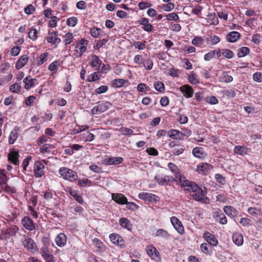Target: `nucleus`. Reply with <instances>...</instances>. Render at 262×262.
<instances>
[{
  "instance_id": "1",
  "label": "nucleus",
  "mask_w": 262,
  "mask_h": 262,
  "mask_svg": "<svg viewBox=\"0 0 262 262\" xmlns=\"http://www.w3.org/2000/svg\"><path fill=\"white\" fill-rule=\"evenodd\" d=\"M59 173L64 179L71 182H74L78 178L77 173L74 170L67 167H61L59 170Z\"/></svg>"
},
{
  "instance_id": "2",
  "label": "nucleus",
  "mask_w": 262,
  "mask_h": 262,
  "mask_svg": "<svg viewBox=\"0 0 262 262\" xmlns=\"http://www.w3.org/2000/svg\"><path fill=\"white\" fill-rule=\"evenodd\" d=\"M179 181L181 187L187 191L194 192L198 190L199 186L194 182L185 180V178L179 176Z\"/></svg>"
},
{
  "instance_id": "3",
  "label": "nucleus",
  "mask_w": 262,
  "mask_h": 262,
  "mask_svg": "<svg viewBox=\"0 0 262 262\" xmlns=\"http://www.w3.org/2000/svg\"><path fill=\"white\" fill-rule=\"evenodd\" d=\"M22 244L25 248L32 253L36 251L37 247L35 243L29 236L24 235V239L22 241Z\"/></svg>"
},
{
  "instance_id": "4",
  "label": "nucleus",
  "mask_w": 262,
  "mask_h": 262,
  "mask_svg": "<svg viewBox=\"0 0 262 262\" xmlns=\"http://www.w3.org/2000/svg\"><path fill=\"white\" fill-rule=\"evenodd\" d=\"M145 250L151 259L157 262L160 261L161 257L160 253L155 247L151 245L147 246Z\"/></svg>"
},
{
  "instance_id": "5",
  "label": "nucleus",
  "mask_w": 262,
  "mask_h": 262,
  "mask_svg": "<svg viewBox=\"0 0 262 262\" xmlns=\"http://www.w3.org/2000/svg\"><path fill=\"white\" fill-rule=\"evenodd\" d=\"M111 241L114 244L119 246L121 248L125 247V244L124 239L117 234L112 233L110 235Z\"/></svg>"
},
{
  "instance_id": "6",
  "label": "nucleus",
  "mask_w": 262,
  "mask_h": 262,
  "mask_svg": "<svg viewBox=\"0 0 262 262\" xmlns=\"http://www.w3.org/2000/svg\"><path fill=\"white\" fill-rule=\"evenodd\" d=\"M44 165L39 161L35 162L34 166V174L36 178H41L44 174Z\"/></svg>"
},
{
  "instance_id": "7",
  "label": "nucleus",
  "mask_w": 262,
  "mask_h": 262,
  "mask_svg": "<svg viewBox=\"0 0 262 262\" xmlns=\"http://www.w3.org/2000/svg\"><path fill=\"white\" fill-rule=\"evenodd\" d=\"M19 157L18 150L15 149H11L8 155L9 161L15 165H17L19 164Z\"/></svg>"
},
{
  "instance_id": "8",
  "label": "nucleus",
  "mask_w": 262,
  "mask_h": 262,
  "mask_svg": "<svg viewBox=\"0 0 262 262\" xmlns=\"http://www.w3.org/2000/svg\"><path fill=\"white\" fill-rule=\"evenodd\" d=\"M170 222L174 229L181 234L184 233V228L181 222L176 216H172L170 219Z\"/></svg>"
},
{
  "instance_id": "9",
  "label": "nucleus",
  "mask_w": 262,
  "mask_h": 262,
  "mask_svg": "<svg viewBox=\"0 0 262 262\" xmlns=\"http://www.w3.org/2000/svg\"><path fill=\"white\" fill-rule=\"evenodd\" d=\"M21 224L29 231H32L35 228V224L29 216H25L21 221Z\"/></svg>"
},
{
  "instance_id": "10",
  "label": "nucleus",
  "mask_w": 262,
  "mask_h": 262,
  "mask_svg": "<svg viewBox=\"0 0 262 262\" xmlns=\"http://www.w3.org/2000/svg\"><path fill=\"white\" fill-rule=\"evenodd\" d=\"M194 193L192 195V198L198 201H204L207 198L206 196V191L203 190L201 188L198 187V190L194 191Z\"/></svg>"
},
{
  "instance_id": "11",
  "label": "nucleus",
  "mask_w": 262,
  "mask_h": 262,
  "mask_svg": "<svg viewBox=\"0 0 262 262\" xmlns=\"http://www.w3.org/2000/svg\"><path fill=\"white\" fill-rule=\"evenodd\" d=\"M123 162V158L121 157H108L103 161V163L105 165H117L120 164Z\"/></svg>"
},
{
  "instance_id": "12",
  "label": "nucleus",
  "mask_w": 262,
  "mask_h": 262,
  "mask_svg": "<svg viewBox=\"0 0 262 262\" xmlns=\"http://www.w3.org/2000/svg\"><path fill=\"white\" fill-rule=\"evenodd\" d=\"M180 91L183 94V95L186 98L191 97L194 93L193 90L188 84H185L181 86L180 88Z\"/></svg>"
},
{
  "instance_id": "13",
  "label": "nucleus",
  "mask_w": 262,
  "mask_h": 262,
  "mask_svg": "<svg viewBox=\"0 0 262 262\" xmlns=\"http://www.w3.org/2000/svg\"><path fill=\"white\" fill-rule=\"evenodd\" d=\"M203 237L211 245L215 246L218 244L216 238L209 232H204Z\"/></svg>"
},
{
  "instance_id": "14",
  "label": "nucleus",
  "mask_w": 262,
  "mask_h": 262,
  "mask_svg": "<svg viewBox=\"0 0 262 262\" xmlns=\"http://www.w3.org/2000/svg\"><path fill=\"white\" fill-rule=\"evenodd\" d=\"M212 168V167L210 164L207 163H202L197 166L196 170L201 174H206Z\"/></svg>"
},
{
  "instance_id": "15",
  "label": "nucleus",
  "mask_w": 262,
  "mask_h": 262,
  "mask_svg": "<svg viewBox=\"0 0 262 262\" xmlns=\"http://www.w3.org/2000/svg\"><path fill=\"white\" fill-rule=\"evenodd\" d=\"M46 39L48 42L53 44L58 43L61 41L60 39L58 37V33L56 31L49 32Z\"/></svg>"
},
{
  "instance_id": "16",
  "label": "nucleus",
  "mask_w": 262,
  "mask_h": 262,
  "mask_svg": "<svg viewBox=\"0 0 262 262\" xmlns=\"http://www.w3.org/2000/svg\"><path fill=\"white\" fill-rule=\"evenodd\" d=\"M92 244L96 248L97 251L102 252L106 250V246L98 238H94L92 240Z\"/></svg>"
},
{
  "instance_id": "17",
  "label": "nucleus",
  "mask_w": 262,
  "mask_h": 262,
  "mask_svg": "<svg viewBox=\"0 0 262 262\" xmlns=\"http://www.w3.org/2000/svg\"><path fill=\"white\" fill-rule=\"evenodd\" d=\"M37 79L31 78L30 77H26L24 79L23 82L25 83V89L29 90L34 86L37 82Z\"/></svg>"
},
{
  "instance_id": "18",
  "label": "nucleus",
  "mask_w": 262,
  "mask_h": 262,
  "mask_svg": "<svg viewBox=\"0 0 262 262\" xmlns=\"http://www.w3.org/2000/svg\"><path fill=\"white\" fill-rule=\"evenodd\" d=\"M168 135L171 138L176 140H181L184 136V134L176 129H171L169 130L168 133Z\"/></svg>"
},
{
  "instance_id": "19",
  "label": "nucleus",
  "mask_w": 262,
  "mask_h": 262,
  "mask_svg": "<svg viewBox=\"0 0 262 262\" xmlns=\"http://www.w3.org/2000/svg\"><path fill=\"white\" fill-rule=\"evenodd\" d=\"M140 199L149 202L156 201L157 197L155 194L148 192H141L138 195Z\"/></svg>"
},
{
  "instance_id": "20",
  "label": "nucleus",
  "mask_w": 262,
  "mask_h": 262,
  "mask_svg": "<svg viewBox=\"0 0 262 262\" xmlns=\"http://www.w3.org/2000/svg\"><path fill=\"white\" fill-rule=\"evenodd\" d=\"M112 198L116 203L120 204H125L127 202L126 198L122 194H113Z\"/></svg>"
},
{
  "instance_id": "21",
  "label": "nucleus",
  "mask_w": 262,
  "mask_h": 262,
  "mask_svg": "<svg viewBox=\"0 0 262 262\" xmlns=\"http://www.w3.org/2000/svg\"><path fill=\"white\" fill-rule=\"evenodd\" d=\"M192 154L194 156L198 158H204L206 156V154L204 149L200 147H196L193 149Z\"/></svg>"
},
{
  "instance_id": "22",
  "label": "nucleus",
  "mask_w": 262,
  "mask_h": 262,
  "mask_svg": "<svg viewBox=\"0 0 262 262\" xmlns=\"http://www.w3.org/2000/svg\"><path fill=\"white\" fill-rule=\"evenodd\" d=\"M56 244L59 247L64 246L67 242V236L62 233H59L55 238Z\"/></svg>"
},
{
  "instance_id": "23",
  "label": "nucleus",
  "mask_w": 262,
  "mask_h": 262,
  "mask_svg": "<svg viewBox=\"0 0 262 262\" xmlns=\"http://www.w3.org/2000/svg\"><path fill=\"white\" fill-rule=\"evenodd\" d=\"M224 211L227 215L231 217H234L237 215V211L232 206H225L224 208Z\"/></svg>"
},
{
  "instance_id": "24",
  "label": "nucleus",
  "mask_w": 262,
  "mask_h": 262,
  "mask_svg": "<svg viewBox=\"0 0 262 262\" xmlns=\"http://www.w3.org/2000/svg\"><path fill=\"white\" fill-rule=\"evenodd\" d=\"M28 57L26 55H22L16 63L15 67L16 69H20L23 68L28 62Z\"/></svg>"
},
{
  "instance_id": "25",
  "label": "nucleus",
  "mask_w": 262,
  "mask_h": 262,
  "mask_svg": "<svg viewBox=\"0 0 262 262\" xmlns=\"http://www.w3.org/2000/svg\"><path fill=\"white\" fill-rule=\"evenodd\" d=\"M232 239L233 242L237 246H241L244 242L243 236L241 233H235L232 235Z\"/></svg>"
},
{
  "instance_id": "26",
  "label": "nucleus",
  "mask_w": 262,
  "mask_h": 262,
  "mask_svg": "<svg viewBox=\"0 0 262 262\" xmlns=\"http://www.w3.org/2000/svg\"><path fill=\"white\" fill-rule=\"evenodd\" d=\"M88 45V41L85 39H81L80 43L76 47L77 51L79 50V56L80 57L82 54L85 51L86 49V46Z\"/></svg>"
},
{
  "instance_id": "27",
  "label": "nucleus",
  "mask_w": 262,
  "mask_h": 262,
  "mask_svg": "<svg viewBox=\"0 0 262 262\" xmlns=\"http://www.w3.org/2000/svg\"><path fill=\"white\" fill-rule=\"evenodd\" d=\"M248 148L242 146H235L234 148L235 154L241 156H244L248 154Z\"/></svg>"
},
{
  "instance_id": "28",
  "label": "nucleus",
  "mask_w": 262,
  "mask_h": 262,
  "mask_svg": "<svg viewBox=\"0 0 262 262\" xmlns=\"http://www.w3.org/2000/svg\"><path fill=\"white\" fill-rule=\"evenodd\" d=\"M240 38V34L236 31H233L227 35V39L231 42H234Z\"/></svg>"
},
{
  "instance_id": "29",
  "label": "nucleus",
  "mask_w": 262,
  "mask_h": 262,
  "mask_svg": "<svg viewBox=\"0 0 262 262\" xmlns=\"http://www.w3.org/2000/svg\"><path fill=\"white\" fill-rule=\"evenodd\" d=\"M120 225L128 230H131L132 229V224L126 218L122 217L119 220Z\"/></svg>"
},
{
  "instance_id": "30",
  "label": "nucleus",
  "mask_w": 262,
  "mask_h": 262,
  "mask_svg": "<svg viewBox=\"0 0 262 262\" xmlns=\"http://www.w3.org/2000/svg\"><path fill=\"white\" fill-rule=\"evenodd\" d=\"M215 215L216 220L221 224L225 225L227 223V217L223 213L216 211L215 212Z\"/></svg>"
},
{
  "instance_id": "31",
  "label": "nucleus",
  "mask_w": 262,
  "mask_h": 262,
  "mask_svg": "<svg viewBox=\"0 0 262 262\" xmlns=\"http://www.w3.org/2000/svg\"><path fill=\"white\" fill-rule=\"evenodd\" d=\"M219 81L222 82L228 83L233 81V77L229 75L227 72H223L219 77Z\"/></svg>"
},
{
  "instance_id": "32",
  "label": "nucleus",
  "mask_w": 262,
  "mask_h": 262,
  "mask_svg": "<svg viewBox=\"0 0 262 262\" xmlns=\"http://www.w3.org/2000/svg\"><path fill=\"white\" fill-rule=\"evenodd\" d=\"M155 180H156L157 182L162 185H164L168 184L170 178L169 176H165L164 177L156 176L155 177Z\"/></svg>"
},
{
  "instance_id": "33",
  "label": "nucleus",
  "mask_w": 262,
  "mask_h": 262,
  "mask_svg": "<svg viewBox=\"0 0 262 262\" xmlns=\"http://www.w3.org/2000/svg\"><path fill=\"white\" fill-rule=\"evenodd\" d=\"M101 62V60L97 55H93L91 56V61L90 64L92 67L97 68H99Z\"/></svg>"
},
{
  "instance_id": "34",
  "label": "nucleus",
  "mask_w": 262,
  "mask_h": 262,
  "mask_svg": "<svg viewBox=\"0 0 262 262\" xmlns=\"http://www.w3.org/2000/svg\"><path fill=\"white\" fill-rule=\"evenodd\" d=\"M169 169L175 174V177L177 179H179V176L182 177L179 172V169L178 167L172 163H169L168 164Z\"/></svg>"
},
{
  "instance_id": "35",
  "label": "nucleus",
  "mask_w": 262,
  "mask_h": 262,
  "mask_svg": "<svg viewBox=\"0 0 262 262\" xmlns=\"http://www.w3.org/2000/svg\"><path fill=\"white\" fill-rule=\"evenodd\" d=\"M248 212L251 215L255 217L262 215V211L260 209L254 207H249L248 209Z\"/></svg>"
},
{
  "instance_id": "36",
  "label": "nucleus",
  "mask_w": 262,
  "mask_h": 262,
  "mask_svg": "<svg viewBox=\"0 0 262 262\" xmlns=\"http://www.w3.org/2000/svg\"><path fill=\"white\" fill-rule=\"evenodd\" d=\"M220 41V38L219 36L213 35L207 38L206 39V42L209 45H214Z\"/></svg>"
},
{
  "instance_id": "37",
  "label": "nucleus",
  "mask_w": 262,
  "mask_h": 262,
  "mask_svg": "<svg viewBox=\"0 0 262 262\" xmlns=\"http://www.w3.org/2000/svg\"><path fill=\"white\" fill-rule=\"evenodd\" d=\"M250 50L248 47H243L239 48L237 51V56L238 57H243L249 53Z\"/></svg>"
},
{
  "instance_id": "38",
  "label": "nucleus",
  "mask_w": 262,
  "mask_h": 262,
  "mask_svg": "<svg viewBox=\"0 0 262 262\" xmlns=\"http://www.w3.org/2000/svg\"><path fill=\"white\" fill-rule=\"evenodd\" d=\"M53 148L54 147L52 145L50 144H46L40 147L39 151L41 153L49 154L51 151V149Z\"/></svg>"
},
{
  "instance_id": "39",
  "label": "nucleus",
  "mask_w": 262,
  "mask_h": 262,
  "mask_svg": "<svg viewBox=\"0 0 262 262\" xmlns=\"http://www.w3.org/2000/svg\"><path fill=\"white\" fill-rule=\"evenodd\" d=\"M18 138V133L16 130H13L9 137V143L10 144H13Z\"/></svg>"
},
{
  "instance_id": "40",
  "label": "nucleus",
  "mask_w": 262,
  "mask_h": 262,
  "mask_svg": "<svg viewBox=\"0 0 262 262\" xmlns=\"http://www.w3.org/2000/svg\"><path fill=\"white\" fill-rule=\"evenodd\" d=\"M126 82H128L126 80L122 79H115L113 81V84L116 88H120L123 86Z\"/></svg>"
},
{
  "instance_id": "41",
  "label": "nucleus",
  "mask_w": 262,
  "mask_h": 262,
  "mask_svg": "<svg viewBox=\"0 0 262 262\" xmlns=\"http://www.w3.org/2000/svg\"><path fill=\"white\" fill-rule=\"evenodd\" d=\"M48 56V53L45 52L40 55V56L38 58L37 64L38 66H40L44 62L47 61V57Z\"/></svg>"
},
{
  "instance_id": "42",
  "label": "nucleus",
  "mask_w": 262,
  "mask_h": 262,
  "mask_svg": "<svg viewBox=\"0 0 262 262\" xmlns=\"http://www.w3.org/2000/svg\"><path fill=\"white\" fill-rule=\"evenodd\" d=\"M156 236H161L165 238H168L169 234L164 229H158L156 232Z\"/></svg>"
},
{
  "instance_id": "43",
  "label": "nucleus",
  "mask_w": 262,
  "mask_h": 262,
  "mask_svg": "<svg viewBox=\"0 0 262 262\" xmlns=\"http://www.w3.org/2000/svg\"><path fill=\"white\" fill-rule=\"evenodd\" d=\"M37 34L38 31L36 29H32L28 33V36L32 40H35L37 38Z\"/></svg>"
},
{
  "instance_id": "44",
  "label": "nucleus",
  "mask_w": 262,
  "mask_h": 262,
  "mask_svg": "<svg viewBox=\"0 0 262 262\" xmlns=\"http://www.w3.org/2000/svg\"><path fill=\"white\" fill-rule=\"evenodd\" d=\"M101 33L102 30L99 28H92L91 30V34L95 38L99 37Z\"/></svg>"
},
{
  "instance_id": "45",
  "label": "nucleus",
  "mask_w": 262,
  "mask_h": 262,
  "mask_svg": "<svg viewBox=\"0 0 262 262\" xmlns=\"http://www.w3.org/2000/svg\"><path fill=\"white\" fill-rule=\"evenodd\" d=\"M154 88L157 91L160 92H163L165 90L163 83L160 81L156 82L154 83Z\"/></svg>"
},
{
  "instance_id": "46",
  "label": "nucleus",
  "mask_w": 262,
  "mask_h": 262,
  "mask_svg": "<svg viewBox=\"0 0 262 262\" xmlns=\"http://www.w3.org/2000/svg\"><path fill=\"white\" fill-rule=\"evenodd\" d=\"M9 90L13 93H18L20 91L21 86L18 83H14L10 86Z\"/></svg>"
},
{
  "instance_id": "47",
  "label": "nucleus",
  "mask_w": 262,
  "mask_h": 262,
  "mask_svg": "<svg viewBox=\"0 0 262 262\" xmlns=\"http://www.w3.org/2000/svg\"><path fill=\"white\" fill-rule=\"evenodd\" d=\"M143 64L146 69L150 70L152 68L153 62L151 59L148 58L147 60H144Z\"/></svg>"
},
{
  "instance_id": "48",
  "label": "nucleus",
  "mask_w": 262,
  "mask_h": 262,
  "mask_svg": "<svg viewBox=\"0 0 262 262\" xmlns=\"http://www.w3.org/2000/svg\"><path fill=\"white\" fill-rule=\"evenodd\" d=\"M222 55L228 59H231L233 57V53L230 50L223 49L222 52Z\"/></svg>"
},
{
  "instance_id": "49",
  "label": "nucleus",
  "mask_w": 262,
  "mask_h": 262,
  "mask_svg": "<svg viewBox=\"0 0 262 262\" xmlns=\"http://www.w3.org/2000/svg\"><path fill=\"white\" fill-rule=\"evenodd\" d=\"M97 106L98 108L100 113L104 112L108 108V102H106L99 103L98 105H97Z\"/></svg>"
},
{
  "instance_id": "50",
  "label": "nucleus",
  "mask_w": 262,
  "mask_h": 262,
  "mask_svg": "<svg viewBox=\"0 0 262 262\" xmlns=\"http://www.w3.org/2000/svg\"><path fill=\"white\" fill-rule=\"evenodd\" d=\"M100 78V76L98 72H94L92 74L88 79V81L90 82L95 81Z\"/></svg>"
},
{
  "instance_id": "51",
  "label": "nucleus",
  "mask_w": 262,
  "mask_h": 262,
  "mask_svg": "<svg viewBox=\"0 0 262 262\" xmlns=\"http://www.w3.org/2000/svg\"><path fill=\"white\" fill-rule=\"evenodd\" d=\"M203 40L202 37H196L192 39L191 43L195 46H201L203 43Z\"/></svg>"
},
{
  "instance_id": "52",
  "label": "nucleus",
  "mask_w": 262,
  "mask_h": 262,
  "mask_svg": "<svg viewBox=\"0 0 262 262\" xmlns=\"http://www.w3.org/2000/svg\"><path fill=\"white\" fill-rule=\"evenodd\" d=\"M60 66V63L58 60H55V61L52 62L49 66V70L51 71H53L56 70L58 68V67Z\"/></svg>"
},
{
  "instance_id": "53",
  "label": "nucleus",
  "mask_w": 262,
  "mask_h": 262,
  "mask_svg": "<svg viewBox=\"0 0 262 262\" xmlns=\"http://www.w3.org/2000/svg\"><path fill=\"white\" fill-rule=\"evenodd\" d=\"M34 11H35V8L31 4L29 5L27 7H26L24 9L25 13L28 15L33 14Z\"/></svg>"
},
{
  "instance_id": "54",
  "label": "nucleus",
  "mask_w": 262,
  "mask_h": 262,
  "mask_svg": "<svg viewBox=\"0 0 262 262\" xmlns=\"http://www.w3.org/2000/svg\"><path fill=\"white\" fill-rule=\"evenodd\" d=\"M77 22V19L75 17H72L67 19V24L71 27H74Z\"/></svg>"
},
{
  "instance_id": "55",
  "label": "nucleus",
  "mask_w": 262,
  "mask_h": 262,
  "mask_svg": "<svg viewBox=\"0 0 262 262\" xmlns=\"http://www.w3.org/2000/svg\"><path fill=\"white\" fill-rule=\"evenodd\" d=\"M108 90L107 85H101L96 89L95 92L97 94H101L105 93Z\"/></svg>"
},
{
  "instance_id": "56",
  "label": "nucleus",
  "mask_w": 262,
  "mask_h": 262,
  "mask_svg": "<svg viewBox=\"0 0 262 262\" xmlns=\"http://www.w3.org/2000/svg\"><path fill=\"white\" fill-rule=\"evenodd\" d=\"M239 223L244 226H251V221L248 218H242L239 221Z\"/></svg>"
},
{
  "instance_id": "57",
  "label": "nucleus",
  "mask_w": 262,
  "mask_h": 262,
  "mask_svg": "<svg viewBox=\"0 0 262 262\" xmlns=\"http://www.w3.org/2000/svg\"><path fill=\"white\" fill-rule=\"evenodd\" d=\"M40 253L41 254L42 257H44L50 254L49 250L46 245L43 246L40 248Z\"/></svg>"
},
{
  "instance_id": "58",
  "label": "nucleus",
  "mask_w": 262,
  "mask_h": 262,
  "mask_svg": "<svg viewBox=\"0 0 262 262\" xmlns=\"http://www.w3.org/2000/svg\"><path fill=\"white\" fill-rule=\"evenodd\" d=\"M64 41L65 44L68 45L72 42V39H73V35L71 33H68L64 36Z\"/></svg>"
},
{
  "instance_id": "59",
  "label": "nucleus",
  "mask_w": 262,
  "mask_h": 262,
  "mask_svg": "<svg viewBox=\"0 0 262 262\" xmlns=\"http://www.w3.org/2000/svg\"><path fill=\"white\" fill-rule=\"evenodd\" d=\"M19 231V228L16 226H12L9 229V234L12 236L15 235L16 233Z\"/></svg>"
},
{
  "instance_id": "60",
  "label": "nucleus",
  "mask_w": 262,
  "mask_h": 262,
  "mask_svg": "<svg viewBox=\"0 0 262 262\" xmlns=\"http://www.w3.org/2000/svg\"><path fill=\"white\" fill-rule=\"evenodd\" d=\"M215 54V51H211L209 53L206 54L204 56V59L205 61L210 60Z\"/></svg>"
},
{
  "instance_id": "61",
  "label": "nucleus",
  "mask_w": 262,
  "mask_h": 262,
  "mask_svg": "<svg viewBox=\"0 0 262 262\" xmlns=\"http://www.w3.org/2000/svg\"><path fill=\"white\" fill-rule=\"evenodd\" d=\"M133 46L139 50H143L145 48V45L143 42L140 41H135L133 43Z\"/></svg>"
},
{
  "instance_id": "62",
  "label": "nucleus",
  "mask_w": 262,
  "mask_h": 262,
  "mask_svg": "<svg viewBox=\"0 0 262 262\" xmlns=\"http://www.w3.org/2000/svg\"><path fill=\"white\" fill-rule=\"evenodd\" d=\"M253 80L256 82H262V74L261 73L256 72L253 75Z\"/></svg>"
},
{
  "instance_id": "63",
  "label": "nucleus",
  "mask_w": 262,
  "mask_h": 262,
  "mask_svg": "<svg viewBox=\"0 0 262 262\" xmlns=\"http://www.w3.org/2000/svg\"><path fill=\"white\" fill-rule=\"evenodd\" d=\"M147 86L144 83H139L137 85V89L140 92H145L147 91Z\"/></svg>"
},
{
  "instance_id": "64",
  "label": "nucleus",
  "mask_w": 262,
  "mask_h": 262,
  "mask_svg": "<svg viewBox=\"0 0 262 262\" xmlns=\"http://www.w3.org/2000/svg\"><path fill=\"white\" fill-rule=\"evenodd\" d=\"M35 99V97L34 96H30L26 99L25 103L28 106H31L34 103Z\"/></svg>"
}]
</instances>
